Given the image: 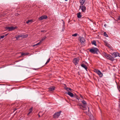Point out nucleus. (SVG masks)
Returning <instances> with one entry per match:
<instances>
[{
  "mask_svg": "<svg viewBox=\"0 0 120 120\" xmlns=\"http://www.w3.org/2000/svg\"><path fill=\"white\" fill-rule=\"evenodd\" d=\"M78 106H79L80 108L82 110H86V104L83 105H82L81 104H78Z\"/></svg>",
  "mask_w": 120,
  "mask_h": 120,
  "instance_id": "nucleus-7",
  "label": "nucleus"
},
{
  "mask_svg": "<svg viewBox=\"0 0 120 120\" xmlns=\"http://www.w3.org/2000/svg\"><path fill=\"white\" fill-rule=\"evenodd\" d=\"M33 20H28L26 22V23H29V22H32Z\"/></svg>",
  "mask_w": 120,
  "mask_h": 120,
  "instance_id": "nucleus-25",
  "label": "nucleus"
},
{
  "mask_svg": "<svg viewBox=\"0 0 120 120\" xmlns=\"http://www.w3.org/2000/svg\"><path fill=\"white\" fill-rule=\"evenodd\" d=\"M104 35L106 37H108V35L106 34V32H105L104 33Z\"/></svg>",
  "mask_w": 120,
  "mask_h": 120,
  "instance_id": "nucleus-23",
  "label": "nucleus"
},
{
  "mask_svg": "<svg viewBox=\"0 0 120 120\" xmlns=\"http://www.w3.org/2000/svg\"><path fill=\"white\" fill-rule=\"evenodd\" d=\"M111 55H112V57H113V56H114V54H113V53L111 54Z\"/></svg>",
  "mask_w": 120,
  "mask_h": 120,
  "instance_id": "nucleus-43",
  "label": "nucleus"
},
{
  "mask_svg": "<svg viewBox=\"0 0 120 120\" xmlns=\"http://www.w3.org/2000/svg\"><path fill=\"white\" fill-rule=\"evenodd\" d=\"M91 43L93 45H94L95 46H97V44L96 43V41L94 40L93 41H91Z\"/></svg>",
  "mask_w": 120,
  "mask_h": 120,
  "instance_id": "nucleus-18",
  "label": "nucleus"
},
{
  "mask_svg": "<svg viewBox=\"0 0 120 120\" xmlns=\"http://www.w3.org/2000/svg\"><path fill=\"white\" fill-rule=\"evenodd\" d=\"M79 38L80 39V41L82 43H83L85 41V40L84 38H81L80 37V36L79 37Z\"/></svg>",
  "mask_w": 120,
  "mask_h": 120,
  "instance_id": "nucleus-12",
  "label": "nucleus"
},
{
  "mask_svg": "<svg viewBox=\"0 0 120 120\" xmlns=\"http://www.w3.org/2000/svg\"><path fill=\"white\" fill-rule=\"evenodd\" d=\"M104 26H105V27H106V24H105L104 25Z\"/></svg>",
  "mask_w": 120,
  "mask_h": 120,
  "instance_id": "nucleus-47",
  "label": "nucleus"
},
{
  "mask_svg": "<svg viewBox=\"0 0 120 120\" xmlns=\"http://www.w3.org/2000/svg\"><path fill=\"white\" fill-rule=\"evenodd\" d=\"M119 107L120 109V104H119Z\"/></svg>",
  "mask_w": 120,
  "mask_h": 120,
  "instance_id": "nucleus-48",
  "label": "nucleus"
},
{
  "mask_svg": "<svg viewBox=\"0 0 120 120\" xmlns=\"http://www.w3.org/2000/svg\"><path fill=\"white\" fill-rule=\"evenodd\" d=\"M50 60V58H49V59H48L47 60V61L46 62V63L45 64V65L46 64H47V63H49V61Z\"/></svg>",
  "mask_w": 120,
  "mask_h": 120,
  "instance_id": "nucleus-28",
  "label": "nucleus"
},
{
  "mask_svg": "<svg viewBox=\"0 0 120 120\" xmlns=\"http://www.w3.org/2000/svg\"><path fill=\"white\" fill-rule=\"evenodd\" d=\"M55 87L54 86H52L48 88L49 90L51 92V91H53L54 90Z\"/></svg>",
  "mask_w": 120,
  "mask_h": 120,
  "instance_id": "nucleus-13",
  "label": "nucleus"
},
{
  "mask_svg": "<svg viewBox=\"0 0 120 120\" xmlns=\"http://www.w3.org/2000/svg\"><path fill=\"white\" fill-rule=\"evenodd\" d=\"M37 45H38V43H37V44H35V45H34L33 46H37Z\"/></svg>",
  "mask_w": 120,
  "mask_h": 120,
  "instance_id": "nucleus-42",
  "label": "nucleus"
},
{
  "mask_svg": "<svg viewBox=\"0 0 120 120\" xmlns=\"http://www.w3.org/2000/svg\"><path fill=\"white\" fill-rule=\"evenodd\" d=\"M74 96L75 97L76 96V99H78V100H79V99L80 98H78V96L75 94V95H74Z\"/></svg>",
  "mask_w": 120,
  "mask_h": 120,
  "instance_id": "nucleus-27",
  "label": "nucleus"
},
{
  "mask_svg": "<svg viewBox=\"0 0 120 120\" xmlns=\"http://www.w3.org/2000/svg\"><path fill=\"white\" fill-rule=\"evenodd\" d=\"M29 54L28 53H23L22 52L21 53V56L23 55H28Z\"/></svg>",
  "mask_w": 120,
  "mask_h": 120,
  "instance_id": "nucleus-22",
  "label": "nucleus"
},
{
  "mask_svg": "<svg viewBox=\"0 0 120 120\" xmlns=\"http://www.w3.org/2000/svg\"><path fill=\"white\" fill-rule=\"evenodd\" d=\"M62 21H63H63H64L62 19Z\"/></svg>",
  "mask_w": 120,
  "mask_h": 120,
  "instance_id": "nucleus-50",
  "label": "nucleus"
},
{
  "mask_svg": "<svg viewBox=\"0 0 120 120\" xmlns=\"http://www.w3.org/2000/svg\"><path fill=\"white\" fill-rule=\"evenodd\" d=\"M40 68H41V67H39V68H38V69H39Z\"/></svg>",
  "mask_w": 120,
  "mask_h": 120,
  "instance_id": "nucleus-51",
  "label": "nucleus"
},
{
  "mask_svg": "<svg viewBox=\"0 0 120 120\" xmlns=\"http://www.w3.org/2000/svg\"><path fill=\"white\" fill-rule=\"evenodd\" d=\"M78 74L79 75H80V74H79V72H78Z\"/></svg>",
  "mask_w": 120,
  "mask_h": 120,
  "instance_id": "nucleus-49",
  "label": "nucleus"
},
{
  "mask_svg": "<svg viewBox=\"0 0 120 120\" xmlns=\"http://www.w3.org/2000/svg\"><path fill=\"white\" fill-rule=\"evenodd\" d=\"M44 66V65H43L41 67H43Z\"/></svg>",
  "mask_w": 120,
  "mask_h": 120,
  "instance_id": "nucleus-52",
  "label": "nucleus"
},
{
  "mask_svg": "<svg viewBox=\"0 0 120 120\" xmlns=\"http://www.w3.org/2000/svg\"><path fill=\"white\" fill-rule=\"evenodd\" d=\"M79 95L80 96V97L82 98V99H84V98L83 97V96H82V95H81L80 94H79Z\"/></svg>",
  "mask_w": 120,
  "mask_h": 120,
  "instance_id": "nucleus-35",
  "label": "nucleus"
},
{
  "mask_svg": "<svg viewBox=\"0 0 120 120\" xmlns=\"http://www.w3.org/2000/svg\"><path fill=\"white\" fill-rule=\"evenodd\" d=\"M105 56L107 59L112 61H113L114 60V57H112L110 54H107L106 53H104V54Z\"/></svg>",
  "mask_w": 120,
  "mask_h": 120,
  "instance_id": "nucleus-3",
  "label": "nucleus"
},
{
  "mask_svg": "<svg viewBox=\"0 0 120 120\" xmlns=\"http://www.w3.org/2000/svg\"><path fill=\"white\" fill-rule=\"evenodd\" d=\"M32 108H31L29 109V111H30V110L31 111V112H32Z\"/></svg>",
  "mask_w": 120,
  "mask_h": 120,
  "instance_id": "nucleus-39",
  "label": "nucleus"
},
{
  "mask_svg": "<svg viewBox=\"0 0 120 120\" xmlns=\"http://www.w3.org/2000/svg\"><path fill=\"white\" fill-rule=\"evenodd\" d=\"M87 107H88V111H89V107L88 106Z\"/></svg>",
  "mask_w": 120,
  "mask_h": 120,
  "instance_id": "nucleus-46",
  "label": "nucleus"
},
{
  "mask_svg": "<svg viewBox=\"0 0 120 120\" xmlns=\"http://www.w3.org/2000/svg\"><path fill=\"white\" fill-rule=\"evenodd\" d=\"M64 88L67 91H69V90H70V91L72 92V89H71L70 88H68V87H64Z\"/></svg>",
  "mask_w": 120,
  "mask_h": 120,
  "instance_id": "nucleus-15",
  "label": "nucleus"
},
{
  "mask_svg": "<svg viewBox=\"0 0 120 120\" xmlns=\"http://www.w3.org/2000/svg\"><path fill=\"white\" fill-rule=\"evenodd\" d=\"M21 37L22 38L21 34H20L19 35L16 36L15 37V38H16L17 40H18L19 38Z\"/></svg>",
  "mask_w": 120,
  "mask_h": 120,
  "instance_id": "nucleus-21",
  "label": "nucleus"
},
{
  "mask_svg": "<svg viewBox=\"0 0 120 120\" xmlns=\"http://www.w3.org/2000/svg\"><path fill=\"white\" fill-rule=\"evenodd\" d=\"M63 29L62 30V31H64V29L65 28V22L64 21H63Z\"/></svg>",
  "mask_w": 120,
  "mask_h": 120,
  "instance_id": "nucleus-20",
  "label": "nucleus"
},
{
  "mask_svg": "<svg viewBox=\"0 0 120 120\" xmlns=\"http://www.w3.org/2000/svg\"><path fill=\"white\" fill-rule=\"evenodd\" d=\"M39 75L38 74V78H40V77H39V76H41L40 75H39V76H38Z\"/></svg>",
  "mask_w": 120,
  "mask_h": 120,
  "instance_id": "nucleus-45",
  "label": "nucleus"
},
{
  "mask_svg": "<svg viewBox=\"0 0 120 120\" xmlns=\"http://www.w3.org/2000/svg\"><path fill=\"white\" fill-rule=\"evenodd\" d=\"M48 18V17L46 15H43L41 16L39 18L40 20H41L43 19H46Z\"/></svg>",
  "mask_w": 120,
  "mask_h": 120,
  "instance_id": "nucleus-8",
  "label": "nucleus"
},
{
  "mask_svg": "<svg viewBox=\"0 0 120 120\" xmlns=\"http://www.w3.org/2000/svg\"><path fill=\"white\" fill-rule=\"evenodd\" d=\"M31 111L30 110V111H29V112L27 114V115H29V114L31 112Z\"/></svg>",
  "mask_w": 120,
  "mask_h": 120,
  "instance_id": "nucleus-36",
  "label": "nucleus"
},
{
  "mask_svg": "<svg viewBox=\"0 0 120 120\" xmlns=\"http://www.w3.org/2000/svg\"><path fill=\"white\" fill-rule=\"evenodd\" d=\"M79 59L78 58H75L73 60V62L75 65H76L77 63H78L79 62Z\"/></svg>",
  "mask_w": 120,
  "mask_h": 120,
  "instance_id": "nucleus-9",
  "label": "nucleus"
},
{
  "mask_svg": "<svg viewBox=\"0 0 120 120\" xmlns=\"http://www.w3.org/2000/svg\"><path fill=\"white\" fill-rule=\"evenodd\" d=\"M47 38V37L46 36H45L43 38H42L44 40Z\"/></svg>",
  "mask_w": 120,
  "mask_h": 120,
  "instance_id": "nucleus-30",
  "label": "nucleus"
},
{
  "mask_svg": "<svg viewBox=\"0 0 120 120\" xmlns=\"http://www.w3.org/2000/svg\"><path fill=\"white\" fill-rule=\"evenodd\" d=\"M82 15H81V13L79 12L77 14V17L79 18H80L82 17Z\"/></svg>",
  "mask_w": 120,
  "mask_h": 120,
  "instance_id": "nucleus-19",
  "label": "nucleus"
},
{
  "mask_svg": "<svg viewBox=\"0 0 120 120\" xmlns=\"http://www.w3.org/2000/svg\"><path fill=\"white\" fill-rule=\"evenodd\" d=\"M61 112L62 111H60L59 112H57L55 113L54 114L53 116V118H56L59 117Z\"/></svg>",
  "mask_w": 120,
  "mask_h": 120,
  "instance_id": "nucleus-5",
  "label": "nucleus"
},
{
  "mask_svg": "<svg viewBox=\"0 0 120 120\" xmlns=\"http://www.w3.org/2000/svg\"><path fill=\"white\" fill-rule=\"evenodd\" d=\"M66 94H67L70 96L71 97H74V94L70 91H68V92H65Z\"/></svg>",
  "mask_w": 120,
  "mask_h": 120,
  "instance_id": "nucleus-10",
  "label": "nucleus"
},
{
  "mask_svg": "<svg viewBox=\"0 0 120 120\" xmlns=\"http://www.w3.org/2000/svg\"><path fill=\"white\" fill-rule=\"evenodd\" d=\"M90 120H94V119H92V118H90Z\"/></svg>",
  "mask_w": 120,
  "mask_h": 120,
  "instance_id": "nucleus-41",
  "label": "nucleus"
},
{
  "mask_svg": "<svg viewBox=\"0 0 120 120\" xmlns=\"http://www.w3.org/2000/svg\"><path fill=\"white\" fill-rule=\"evenodd\" d=\"M113 54H114V56H113V57H114V58L115 57L117 56L120 57V54L118 52H114L113 53Z\"/></svg>",
  "mask_w": 120,
  "mask_h": 120,
  "instance_id": "nucleus-11",
  "label": "nucleus"
},
{
  "mask_svg": "<svg viewBox=\"0 0 120 120\" xmlns=\"http://www.w3.org/2000/svg\"><path fill=\"white\" fill-rule=\"evenodd\" d=\"M78 34L77 33H75L72 35V36L73 37H76L77 36Z\"/></svg>",
  "mask_w": 120,
  "mask_h": 120,
  "instance_id": "nucleus-26",
  "label": "nucleus"
},
{
  "mask_svg": "<svg viewBox=\"0 0 120 120\" xmlns=\"http://www.w3.org/2000/svg\"><path fill=\"white\" fill-rule=\"evenodd\" d=\"M44 40L42 38V39L40 41L42 42V41Z\"/></svg>",
  "mask_w": 120,
  "mask_h": 120,
  "instance_id": "nucleus-38",
  "label": "nucleus"
},
{
  "mask_svg": "<svg viewBox=\"0 0 120 120\" xmlns=\"http://www.w3.org/2000/svg\"><path fill=\"white\" fill-rule=\"evenodd\" d=\"M64 85H65V86H66V84H64Z\"/></svg>",
  "mask_w": 120,
  "mask_h": 120,
  "instance_id": "nucleus-53",
  "label": "nucleus"
},
{
  "mask_svg": "<svg viewBox=\"0 0 120 120\" xmlns=\"http://www.w3.org/2000/svg\"><path fill=\"white\" fill-rule=\"evenodd\" d=\"M17 28V26H15V27L13 26H11V27L6 26L5 27V29L6 30H8L9 31H12Z\"/></svg>",
  "mask_w": 120,
  "mask_h": 120,
  "instance_id": "nucleus-4",
  "label": "nucleus"
},
{
  "mask_svg": "<svg viewBox=\"0 0 120 120\" xmlns=\"http://www.w3.org/2000/svg\"><path fill=\"white\" fill-rule=\"evenodd\" d=\"M119 20H120V16H119V17L118 18L117 20L118 21Z\"/></svg>",
  "mask_w": 120,
  "mask_h": 120,
  "instance_id": "nucleus-34",
  "label": "nucleus"
},
{
  "mask_svg": "<svg viewBox=\"0 0 120 120\" xmlns=\"http://www.w3.org/2000/svg\"><path fill=\"white\" fill-rule=\"evenodd\" d=\"M0 38H3L4 37H5L4 35H3L1 36H0Z\"/></svg>",
  "mask_w": 120,
  "mask_h": 120,
  "instance_id": "nucleus-31",
  "label": "nucleus"
},
{
  "mask_svg": "<svg viewBox=\"0 0 120 120\" xmlns=\"http://www.w3.org/2000/svg\"><path fill=\"white\" fill-rule=\"evenodd\" d=\"M103 41L105 44V46L108 47L109 48H110V47L109 45V44L107 43V42H106L105 41Z\"/></svg>",
  "mask_w": 120,
  "mask_h": 120,
  "instance_id": "nucleus-16",
  "label": "nucleus"
},
{
  "mask_svg": "<svg viewBox=\"0 0 120 120\" xmlns=\"http://www.w3.org/2000/svg\"><path fill=\"white\" fill-rule=\"evenodd\" d=\"M8 34H4V37H5L6 36H7L8 35Z\"/></svg>",
  "mask_w": 120,
  "mask_h": 120,
  "instance_id": "nucleus-40",
  "label": "nucleus"
},
{
  "mask_svg": "<svg viewBox=\"0 0 120 120\" xmlns=\"http://www.w3.org/2000/svg\"><path fill=\"white\" fill-rule=\"evenodd\" d=\"M94 71L96 73L99 75L100 77H102L103 74L99 70L95 69L94 70Z\"/></svg>",
  "mask_w": 120,
  "mask_h": 120,
  "instance_id": "nucleus-6",
  "label": "nucleus"
},
{
  "mask_svg": "<svg viewBox=\"0 0 120 120\" xmlns=\"http://www.w3.org/2000/svg\"><path fill=\"white\" fill-rule=\"evenodd\" d=\"M38 116L39 117H41V116H40V115L39 114H38Z\"/></svg>",
  "mask_w": 120,
  "mask_h": 120,
  "instance_id": "nucleus-44",
  "label": "nucleus"
},
{
  "mask_svg": "<svg viewBox=\"0 0 120 120\" xmlns=\"http://www.w3.org/2000/svg\"><path fill=\"white\" fill-rule=\"evenodd\" d=\"M86 0H80L79 2L80 3L81 5H82V6H80V8L81 9L82 12H84L86 10V8L85 6V5L86 4L85 3L84 5H83L84 4V3L85 2V1Z\"/></svg>",
  "mask_w": 120,
  "mask_h": 120,
  "instance_id": "nucleus-2",
  "label": "nucleus"
},
{
  "mask_svg": "<svg viewBox=\"0 0 120 120\" xmlns=\"http://www.w3.org/2000/svg\"><path fill=\"white\" fill-rule=\"evenodd\" d=\"M81 66L82 67L84 68L86 71H88L87 70L88 67L86 65H85L84 64H81Z\"/></svg>",
  "mask_w": 120,
  "mask_h": 120,
  "instance_id": "nucleus-14",
  "label": "nucleus"
},
{
  "mask_svg": "<svg viewBox=\"0 0 120 120\" xmlns=\"http://www.w3.org/2000/svg\"><path fill=\"white\" fill-rule=\"evenodd\" d=\"M82 102L83 105L86 104V102L84 100H83L82 101Z\"/></svg>",
  "mask_w": 120,
  "mask_h": 120,
  "instance_id": "nucleus-24",
  "label": "nucleus"
},
{
  "mask_svg": "<svg viewBox=\"0 0 120 120\" xmlns=\"http://www.w3.org/2000/svg\"><path fill=\"white\" fill-rule=\"evenodd\" d=\"M83 62H84L86 64H87V65L88 64V63L86 62L85 61H83Z\"/></svg>",
  "mask_w": 120,
  "mask_h": 120,
  "instance_id": "nucleus-32",
  "label": "nucleus"
},
{
  "mask_svg": "<svg viewBox=\"0 0 120 120\" xmlns=\"http://www.w3.org/2000/svg\"><path fill=\"white\" fill-rule=\"evenodd\" d=\"M88 50H89L90 52L92 54H101L98 49L97 48L93 47L90 49H88Z\"/></svg>",
  "mask_w": 120,
  "mask_h": 120,
  "instance_id": "nucleus-1",
  "label": "nucleus"
},
{
  "mask_svg": "<svg viewBox=\"0 0 120 120\" xmlns=\"http://www.w3.org/2000/svg\"><path fill=\"white\" fill-rule=\"evenodd\" d=\"M41 43H42V42L40 41V42L38 43V45H40Z\"/></svg>",
  "mask_w": 120,
  "mask_h": 120,
  "instance_id": "nucleus-37",
  "label": "nucleus"
},
{
  "mask_svg": "<svg viewBox=\"0 0 120 120\" xmlns=\"http://www.w3.org/2000/svg\"><path fill=\"white\" fill-rule=\"evenodd\" d=\"M22 38H27L28 36V35L27 34H21Z\"/></svg>",
  "mask_w": 120,
  "mask_h": 120,
  "instance_id": "nucleus-17",
  "label": "nucleus"
},
{
  "mask_svg": "<svg viewBox=\"0 0 120 120\" xmlns=\"http://www.w3.org/2000/svg\"><path fill=\"white\" fill-rule=\"evenodd\" d=\"M117 88L119 90V91H120V90H119V89H120V86H117Z\"/></svg>",
  "mask_w": 120,
  "mask_h": 120,
  "instance_id": "nucleus-33",
  "label": "nucleus"
},
{
  "mask_svg": "<svg viewBox=\"0 0 120 120\" xmlns=\"http://www.w3.org/2000/svg\"><path fill=\"white\" fill-rule=\"evenodd\" d=\"M40 31L41 32H43V33H44L46 32L47 31L45 30H41Z\"/></svg>",
  "mask_w": 120,
  "mask_h": 120,
  "instance_id": "nucleus-29",
  "label": "nucleus"
}]
</instances>
